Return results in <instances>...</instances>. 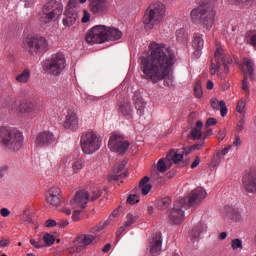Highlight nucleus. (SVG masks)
<instances>
[{"label":"nucleus","instance_id":"f257e3e1","mask_svg":"<svg viewBox=\"0 0 256 256\" xmlns=\"http://www.w3.org/2000/svg\"><path fill=\"white\" fill-rule=\"evenodd\" d=\"M177 63V56L173 49L163 43L151 42L148 57H142L140 69L143 79L151 83H159L169 79Z\"/></svg>","mask_w":256,"mask_h":256},{"label":"nucleus","instance_id":"f03ea898","mask_svg":"<svg viewBox=\"0 0 256 256\" xmlns=\"http://www.w3.org/2000/svg\"><path fill=\"white\" fill-rule=\"evenodd\" d=\"M200 1V5L191 10L190 19L192 23H200L204 33H209V31H211L215 25L218 0Z\"/></svg>","mask_w":256,"mask_h":256},{"label":"nucleus","instance_id":"7ed1b4c3","mask_svg":"<svg viewBox=\"0 0 256 256\" xmlns=\"http://www.w3.org/2000/svg\"><path fill=\"white\" fill-rule=\"evenodd\" d=\"M121 37H123V32L119 28L96 25L87 32L85 40L89 45H101L106 41H119Z\"/></svg>","mask_w":256,"mask_h":256},{"label":"nucleus","instance_id":"20e7f679","mask_svg":"<svg viewBox=\"0 0 256 256\" xmlns=\"http://www.w3.org/2000/svg\"><path fill=\"white\" fill-rule=\"evenodd\" d=\"M0 141L4 147L12 151H20L23 147L25 137L23 136V132L17 128L2 126L0 127Z\"/></svg>","mask_w":256,"mask_h":256},{"label":"nucleus","instance_id":"39448f33","mask_svg":"<svg viewBox=\"0 0 256 256\" xmlns=\"http://www.w3.org/2000/svg\"><path fill=\"white\" fill-rule=\"evenodd\" d=\"M165 15H167V6L159 1L154 2L146 9L143 23L149 29H153V27L163 23Z\"/></svg>","mask_w":256,"mask_h":256},{"label":"nucleus","instance_id":"423d86ee","mask_svg":"<svg viewBox=\"0 0 256 256\" xmlns=\"http://www.w3.org/2000/svg\"><path fill=\"white\" fill-rule=\"evenodd\" d=\"M231 56L225 54L223 48L218 47L214 53V60H212L210 73L211 75H218L223 79L229 74V63H232Z\"/></svg>","mask_w":256,"mask_h":256},{"label":"nucleus","instance_id":"0eeeda50","mask_svg":"<svg viewBox=\"0 0 256 256\" xmlns=\"http://www.w3.org/2000/svg\"><path fill=\"white\" fill-rule=\"evenodd\" d=\"M67 67V59L63 52H57L52 54L48 59L44 61L43 71L53 77H59Z\"/></svg>","mask_w":256,"mask_h":256},{"label":"nucleus","instance_id":"6e6552de","mask_svg":"<svg viewBox=\"0 0 256 256\" xmlns=\"http://www.w3.org/2000/svg\"><path fill=\"white\" fill-rule=\"evenodd\" d=\"M61 15H63V4L56 0H50L40 12L41 23L49 25V23L57 21V17H61Z\"/></svg>","mask_w":256,"mask_h":256},{"label":"nucleus","instance_id":"1a4fd4ad","mask_svg":"<svg viewBox=\"0 0 256 256\" xmlns=\"http://www.w3.org/2000/svg\"><path fill=\"white\" fill-rule=\"evenodd\" d=\"M102 143L101 135L93 131L83 133L80 139L81 149L86 155H93V153L99 151Z\"/></svg>","mask_w":256,"mask_h":256},{"label":"nucleus","instance_id":"9d476101","mask_svg":"<svg viewBox=\"0 0 256 256\" xmlns=\"http://www.w3.org/2000/svg\"><path fill=\"white\" fill-rule=\"evenodd\" d=\"M24 49H27L31 55H39L40 53H45L47 47H49V42L43 36L28 35L23 41Z\"/></svg>","mask_w":256,"mask_h":256},{"label":"nucleus","instance_id":"9b49d317","mask_svg":"<svg viewBox=\"0 0 256 256\" xmlns=\"http://www.w3.org/2000/svg\"><path fill=\"white\" fill-rule=\"evenodd\" d=\"M185 207H187V200L181 198L174 203L173 209L170 210L168 219L172 225H181L185 221Z\"/></svg>","mask_w":256,"mask_h":256},{"label":"nucleus","instance_id":"f8f14e48","mask_svg":"<svg viewBox=\"0 0 256 256\" xmlns=\"http://www.w3.org/2000/svg\"><path fill=\"white\" fill-rule=\"evenodd\" d=\"M129 141L123 140V137L119 134H112L108 141V148L113 153H119V155H124L129 149Z\"/></svg>","mask_w":256,"mask_h":256},{"label":"nucleus","instance_id":"ddd939ff","mask_svg":"<svg viewBox=\"0 0 256 256\" xmlns=\"http://www.w3.org/2000/svg\"><path fill=\"white\" fill-rule=\"evenodd\" d=\"M66 17L63 19V25L65 27H72L77 23L79 19V8H77V2L75 0H69L65 11Z\"/></svg>","mask_w":256,"mask_h":256},{"label":"nucleus","instance_id":"4468645a","mask_svg":"<svg viewBox=\"0 0 256 256\" xmlns=\"http://www.w3.org/2000/svg\"><path fill=\"white\" fill-rule=\"evenodd\" d=\"M53 143H55V135L51 131L40 132L34 139L35 149H47Z\"/></svg>","mask_w":256,"mask_h":256},{"label":"nucleus","instance_id":"2eb2a0df","mask_svg":"<svg viewBox=\"0 0 256 256\" xmlns=\"http://www.w3.org/2000/svg\"><path fill=\"white\" fill-rule=\"evenodd\" d=\"M242 185L247 193H256V166L245 172Z\"/></svg>","mask_w":256,"mask_h":256},{"label":"nucleus","instance_id":"dca6fc26","mask_svg":"<svg viewBox=\"0 0 256 256\" xmlns=\"http://www.w3.org/2000/svg\"><path fill=\"white\" fill-rule=\"evenodd\" d=\"M17 113L21 115H28V117H37V113H39V109H37V105L33 103V101L29 99H25L20 101L18 107L16 108Z\"/></svg>","mask_w":256,"mask_h":256},{"label":"nucleus","instance_id":"f3484780","mask_svg":"<svg viewBox=\"0 0 256 256\" xmlns=\"http://www.w3.org/2000/svg\"><path fill=\"white\" fill-rule=\"evenodd\" d=\"M205 197H207V190L203 187H197L189 193L186 205L188 207H197Z\"/></svg>","mask_w":256,"mask_h":256},{"label":"nucleus","instance_id":"a211bd4d","mask_svg":"<svg viewBox=\"0 0 256 256\" xmlns=\"http://www.w3.org/2000/svg\"><path fill=\"white\" fill-rule=\"evenodd\" d=\"M89 203V192L80 190L78 191L74 198L70 200V205L73 209H85Z\"/></svg>","mask_w":256,"mask_h":256},{"label":"nucleus","instance_id":"6ab92c4d","mask_svg":"<svg viewBox=\"0 0 256 256\" xmlns=\"http://www.w3.org/2000/svg\"><path fill=\"white\" fill-rule=\"evenodd\" d=\"M148 249L153 256L161 255L163 249V234L156 232L149 242Z\"/></svg>","mask_w":256,"mask_h":256},{"label":"nucleus","instance_id":"aec40b11","mask_svg":"<svg viewBox=\"0 0 256 256\" xmlns=\"http://www.w3.org/2000/svg\"><path fill=\"white\" fill-rule=\"evenodd\" d=\"M89 7L93 15L103 17L109 11L107 0H89Z\"/></svg>","mask_w":256,"mask_h":256},{"label":"nucleus","instance_id":"412c9836","mask_svg":"<svg viewBox=\"0 0 256 256\" xmlns=\"http://www.w3.org/2000/svg\"><path fill=\"white\" fill-rule=\"evenodd\" d=\"M46 201L52 207L61 205V189L58 187L50 188L46 193Z\"/></svg>","mask_w":256,"mask_h":256},{"label":"nucleus","instance_id":"4be33fe9","mask_svg":"<svg viewBox=\"0 0 256 256\" xmlns=\"http://www.w3.org/2000/svg\"><path fill=\"white\" fill-rule=\"evenodd\" d=\"M64 129H68L69 131H77V129H79V118L72 110L67 111L64 121Z\"/></svg>","mask_w":256,"mask_h":256},{"label":"nucleus","instance_id":"5701e85b","mask_svg":"<svg viewBox=\"0 0 256 256\" xmlns=\"http://www.w3.org/2000/svg\"><path fill=\"white\" fill-rule=\"evenodd\" d=\"M192 47L195 50V55L198 57L201 55V51H203V47H205V40L203 39V34L196 32L192 37Z\"/></svg>","mask_w":256,"mask_h":256},{"label":"nucleus","instance_id":"b1692460","mask_svg":"<svg viewBox=\"0 0 256 256\" xmlns=\"http://www.w3.org/2000/svg\"><path fill=\"white\" fill-rule=\"evenodd\" d=\"M207 233V224L200 222L191 232L190 238L193 243L199 240L201 235H205Z\"/></svg>","mask_w":256,"mask_h":256},{"label":"nucleus","instance_id":"393cba45","mask_svg":"<svg viewBox=\"0 0 256 256\" xmlns=\"http://www.w3.org/2000/svg\"><path fill=\"white\" fill-rule=\"evenodd\" d=\"M119 117H124V119H133V106L131 102H124L120 104L118 109Z\"/></svg>","mask_w":256,"mask_h":256},{"label":"nucleus","instance_id":"a878e982","mask_svg":"<svg viewBox=\"0 0 256 256\" xmlns=\"http://www.w3.org/2000/svg\"><path fill=\"white\" fill-rule=\"evenodd\" d=\"M78 243H81L84 248L89 247V245H95L99 241V236L93 234H82L77 237Z\"/></svg>","mask_w":256,"mask_h":256},{"label":"nucleus","instance_id":"bb28decb","mask_svg":"<svg viewBox=\"0 0 256 256\" xmlns=\"http://www.w3.org/2000/svg\"><path fill=\"white\" fill-rule=\"evenodd\" d=\"M185 155V150L172 149L166 155L167 161H173L175 164L181 163L183 161V156Z\"/></svg>","mask_w":256,"mask_h":256},{"label":"nucleus","instance_id":"cd10ccee","mask_svg":"<svg viewBox=\"0 0 256 256\" xmlns=\"http://www.w3.org/2000/svg\"><path fill=\"white\" fill-rule=\"evenodd\" d=\"M242 67L243 69H246V71L244 72V75L245 73L246 75L248 73L249 79H251V81H255V64L253 63V60L249 58H244Z\"/></svg>","mask_w":256,"mask_h":256},{"label":"nucleus","instance_id":"c85d7f7f","mask_svg":"<svg viewBox=\"0 0 256 256\" xmlns=\"http://www.w3.org/2000/svg\"><path fill=\"white\" fill-rule=\"evenodd\" d=\"M133 101H134V106H135L137 115H139V117H143V115H145L147 102L141 96H135L133 98Z\"/></svg>","mask_w":256,"mask_h":256},{"label":"nucleus","instance_id":"c756f323","mask_svg":"<svg viewBox=\"0 0 256 256\" xmlns=\"http://www.w3.org/2000/svg\"><path fill=\"white\" fill-rule=\"evenodd\" d=\"M211 107L212 109H216V111H219L220 108V115L221 117H225L227 115V104L221 100H217V98H213L211 100Z\"/></svg>","mask_w":256,"mask_h":256},{"label":"nucleus","instance_id":"7c9ffc66","mask_svg":"<svg viewBox=\"0 0 256 256\" xmlns=\"http://www.w3.org/2000/svg\"><path fill=\"white\" fill-rule=\"evenodd\" d=\"M226 211H227L226 217H228L229 219H232V221L239 222L243 219V216L241 215V211H239V209L237 208L227 207Z\"/></svg>","mask_w":256,"mask_h":256},{"label":"nucleus","instance_id":"2f4dec72","mask_svg":"<svg viewBox=\"0 0 256 256\" xmlns=\"http://www.w3.org/2000/svg\"><path fill=\"white\" fill-rule=\"evenodd\" d=\"M149 176H145L139 183L142 195H149L153 186L149 184Z\"/></svg>","mask_w":256,"mask_h":256},{"label":"nucleus","instance_id":"473e14b6","mask_svg":"<svg viewBox=\"0 0 256 256\" xmlns=\"http://www.w3.org/2000/svg\"><path fill=\"white\" fill-rule=\"evenodd\" d=\"M68 251L71 253V255H79V253H83V251H85V247L81 242L77 241L76 238L72 245L68 248Z\"/></svg>","mask_w":256,"mask_h":256},{"label":"nucleus","instance_id":"72a5a7b5","mask_svg":"<svg viewBox=\"0 0 256 256\" xmlns=\"http://www.w3.org/2000/svg\"><path fill=\"white\" fill-rule=\"evenodd\" d=\"M123 169H125V162H119L118 164H116L113 167V172L114 174L109 176V181H117V179H119V177H121V171H123Z\"/></svg>","mask_w":256,"mask_h":256},{"label":"nucleus","instance_id":"f704fd0d","mask_svg":"<svg viewBox=\"0 0 256 256\" xmlns=\"http://www.w3.org/2000/svg\"><path fill=\"white\" fill-rule=\"evenodd\" d=\"M29 79H31L30 69H24L22 73L16 76L17 83H29Z\"/></svg>","mask_w":256,"mask_h":256},{"label":"nucleus","instance_id":"c9c22d12","mask_svg":"<svg viewBox=\"0 0 256 256\" xmlns=\"http://www.w3.org/2000/svg\"><path fill=\"white\" fill-rule=\"evenodd\" d=\"M241 89L245 93L246 97H250L251 88L249 86V76L247 73L244 74L243 80L241 81Z\"/></svg>","mask_w":256,"mask_h":256},{"label":"nucleus","instance_id":"e433bc0d","mask_svg":"<svg viewBox=\"0 0 256 256\" xmlns=\"http://www.w3.org/2000/svg\"><path fill=\"white\" fill-rule=\"evenodd\" d=\"M171 203V198L165 197L158 202V207L162 211H165V209H169V207H171Z\"/></svg>","mask_w":256,"mask_h":256},{"label":"nucleus","instance_id":"4c0bfd02","mask_svg":"<svg viewBox=\"0 0 256 256\" xmlns=\"http://www.w3.org/2000/svg\"><path fill=\"white\" fill-rule=\"evenodd\" d=\"M194 95L197 99L203 97V87L201 86L200 80H197L194 84Z\"/></svg>","mask_w":256,"mask_h":256},{"label":"nucleus","instance_id":"58836bf2","mask_svg":"<svg viewBox=\"0 0 256 256\" xmlns=\"http://www.w3.org/2000/svg\"><path fill=\"white\" fill-rule=\"evenodd\" d=\"M187 31L185 29H179L176 31V39L179 41V43H185L187 41Z\"/></svg>","mask_w":256,"mask_h":256},{"label":"nucleus","instance_id":"ea45409f","mask_svg":"<svg viewBox=\"0 0 256 256\" xmlns=\"http://www.w3.org/2000/svg\"><path fill=\"white\" fill-rule=\"evenodd\" d=\"M156 168L159 173H165V171L169 169V167L167 166V162H165V158H161L158 160Z\"/></svg>","mask_w":256,"mask_h":256},{"label":"nucleus","instance_id":"a19ab883","mask_svg":"<svg viewBox=\"0 0 256 256\" xmlns=\"http://www.w3.org/2000/svg\"><path fill=\"white\" fill-rule=\"evenodd\" d=\"M137 219H138V217L135 215V216H133V214H131V213H128L127 215H126V222H125V227H131L134 223H136L137 222Z\"/></svg>","mask_w":256,"mask_h":256},{"label":"nucleus","instance_id":"79ce46f5","mask_svg":"<svg viewBox=\"0 0 256 256\" xmlns=\"http://www.w3.org/2000/svg\"><path fill=\"white\" fill-rule=\"evenodd\" d=\"M84 167H85V162H83V160H76L72 164V169H73L74 173H79L81 171V169H83Z\"/></svg>","mask_w":256,"mask_h":256},{"label":"nucleus","instance_id":"37998d69","mask_svg":"<svg viewBox=\"0 0 256 256\" xmlns=\"http://www.w3.org/2000/svg\"><path fill=\"white\" fill-rule=\"evenodd\" d=\"M110 221L109 219L106 220L104 223H100L98 224V226L94 227L91 229V233H99V231H103V229H105V227H108Z\"/></svg>","mask_w":256,"mask_h":256},{"label":"nucleus","instance_id":"c03bdc74","mask_svg":"<svg viewBox=\"0 0 256 256\" xmlns=\"http://www.w3.org/2000/svg\"><path fill=\"white\" fill-rule=\"evenodd\" d=\"M231 247L234 251H237V249H243V241L239 238L233 239Z\"/></svg>","mask_w":256,"mask_h":256},{"label":"nucleus","instance_id":"a18cd8bd","mask_svg":"<svg viewBox=\"0 0 256 256\" xmlns=\"http://www.w3.org/2000/svg\"><path fill=\"white\" fill-rule=\"evenodd\" d=\"M43 241L44 243L48 246L51 247V245H53V243H55V236L51 235V234H45L43 236Z\"/></svg>","mask_w":256,"mask_h":256},{"label":"nucleus","instance_id":"49530a36","mask_svg":"<svg viewBox=\"0 0 256 256\" xmlns=\"http://www.w3.org/2000/svg\"><path fill=\"white\" fill-rule=\"evenodd\" d=\"M77 210H75L72 214V221L74 223H77V221L81 220V213H83V209L81 208H76Z\"/></svg>","mask_w":256,"mask_h":256},{"label":"nucleus","instance_id":"de8ad7c7","mask_svg":"<svg viewBox=\"0 0 256 256\" xmlns=\"http://www.w3.org/2000/svg\"><path fill=\"white\" fill-rule=\"evenodd\" d=\"M191 135L193 139H201V137L203 136V132L199 128H193L191 130Z\"/></svg>","mask_w":256,"mask_h":256},{"label":"nucleus","instance_id":"09e8293b","mask_svg":"<svg viewBox=\"0 0 256 256\" xmlns=\"http://www.w3.org/2000/svg\"><path fill=\"white\" fill-rule=\"evenodd\" d=\"M30 243L31 245H33V247H35L36 249H41L43 248V240H41V238H38V240L35 239H30Z\"/></svg>","mask_w":256,"mask_h":256},{"label":"nucleus","instance_id":"8fccbe9b","mask_svg":"<svg viewBox=\"0 0 256 256\" xmlns=\"http://www.w3.org/2000/svg\"><path fill=\"white\" fill-rule=\"evenodd\" d=\"M127 202L130 205H135V203H139V196H137L136 194H130L127 198Z\"/></svg>","mask_w":256,"mask_h":256},{"label":"nucleus","instance_id":"3c124183","mask_svg":"<svg viewBox=\"0 0 256 256\" xmlns=\"http://www.w3.org/2000/svg\"><path fill=\"white\" fill-rule=\"evenodd\" d=\"M101 197V190H93L92 194L89 196V201H97Z\"/></svg>","mask_w":256,"mask_h":256},{"label":"nucleus","instance_id":"603ef678","mask_svg":"<svg viewBox=\"0 0 256 256\" xmlns=\"http://www.w3.org/2000/svg\"><path fill=\"white\" fill-rule=\"evenodd\" d=\"M236 111L238 113H243V111H245V101L244 100L238 101L237 106H236Z\"/></svg>","mask_w":256,"mask_h":256},{"label":"nucleus","instance_id":"864d4df0","mask_svg":"<svg viewBox=\"0 0 256 256\" xmlns=\"http://www.w3.org/2000/svg\"><path fill=\"white\" fill-rule=\"evenodd\" d=\"M229 151H231V145H229L228 147H226L223 150L219 151L217 153V157H219V159H221L222 157H225V155H227V153H229Z\"/></svg>","mask_w":256,"mask_h":256},{"label":"nucleus","instance_id":"5fc2aeb1","mask_svg":"<svg viewBox=\"0 0 256 256\" xmlns=\"http://www.w3.org/2000/svg\"><path fill=\"white\" fill-rule=\"evenodd\" d=\"M56 225L59 226L60 229H65V227L69 225V220H66V219L58 220Z\"/></svg>","mask_w":256,"mask_h":256},{"label":"nucleus","instance_id":"6e6d98bb","mask_svg":"<svg viewBox=\"0 0 256 256\" xmlns=\"http://www.w3.org/2000/svg\"><path fill=\"white\" fill-rule=\"evenodd\" d=\"M45 226L48 227V229H51L53 227H57V221H55L54 219H48L45 222Z\"/></svg>","mask_w":256,"mask_h":256},{"label":"nucleus","instance_id":"4d7b16f0","mask_svg":"<svg viewBox=\"0 0 256 256\" xmlns=\"http://www.w3.org/2000/svg\"><path fill=\"white\" fill-rule=\"evenodd\" d=\"M215 125H217V119L215 118H208L205 123V127H213Z\"/></svg>","mask_w":256,"mask_h":256},{"label":"nucleus","instance_id":"13d9d810","mask_svg":"<svg viewBox=\"0 0 256 256\" xmlns=\"http://www.w3.org/2000/svg\"><path fill=\"white\" fill-rule=\"evenodd\" d=\"M236 129L237 131H243L245 129V118L238 121Z\"/></svg>","mask_w":256,"mask_h":256},{"label":"nucleus","instance_id":"bf43d9fd","mask_svg":"<svg viewBox=\"0 0 256 256\" xmlns=\"http://www.w3.org/2000/svg\"><path fill=\"white\" fill-rule=\"evenodd\" d=\"M91 19V14L88 13L87 10L83 11L82 23H89Z\"/></svg>","mask_w":256,"mask_h":256},{"label":"nucleus","instance_id":"052dcab7","mask_svg":"<svg viewBox=\"0 0 256 256\" xmlns=\"http://www.w3.org/2000/svg\"><path fill=\"white\" fill-rule=\"evenodd\" d=\"M23 219L26 225H31V223H33V216H31V214L24 215Z\"/></svg>","mask_w":256,"mask_h":256},{"label":"nucleus","instance_id":"680f3d73","mask_svg":"<svg viewBox=\"0 0 256 256\" xmlns=\"http://www.w3.org/2000/svg\"><path fill=\"white\" fill-rule=\"evenodd\" d=\"M0 213H1L2 217H9V215H11V211H9V209H7V208H2L0 210Z\"/></svg>","mask_w":256,"mask_h":256},{"label":"nucleus","instance_id":"e2e57ef3","mask_svg":"<svg viewBox=\"0 0 256 256\" xmlns=\"http://www.w3.org/2000/svg\"><path fill=\"white\" fill-rule=\"evenodd\" d=\"M199 163H201V158L197 156L191 164V169H195V167H198Z\"/></svg>","mask_w":256,"mask_h":256},{"label":"nucleus","instance_id":"0e129e2a","mask_svg":"<svg viewBox=\"0 0 256 256\" xmlns=\"http://www.w3.org/2000/svg\"><path fill=\"white\" fill-rule=\"evenodd\" d=\"M233 147H239L241 146V137L236 136L233 143H232Z\"/></svg>","mask_w":256,"mask_h":256},{"label":"nucleus","instance_id":"69168bd1","mask_svg":"<svg viewBox=\"0 0 256 256\" xmlns=\"http://www.w3.org/2000/svg\"><path fill=\"white\" fill-rule=\"evenodd\" d=\"M127 228H128V227H125V224H124V226H121V227L117 230V232H116V237H121V235H123L125 229H127Z\"/></svg>","mask_w":256,"mask_h":256},{"label":"nucleus","instance_id":"338daca9","mask_svg":"<svg viewBox=\"0 0 256 256\" xmlns=\"http://www.w3.org/2000/svg\"><path fill=\"white\" fill-rule=\"evenodd\" d=\"M201 147H205V140H203L202 142H200L198 144L193 145L192 149L199 150V149H201Z\"/></svg>","mask_w":256,"mask_h":256},{"label":"nucleus","instance_id":"774afa93","mask_svg":"<svg viewBox=\"0 0 256 256\" xmlns=\"http://www.w3.org/2000/svg\"><path fill=\"white\" fill-rule=\"evenodd\" d=\"M62 213H65V215H71V209L64 207L61 209Z\"/></svg>","mask_w":256,"mask_h":256}]
</instances>
